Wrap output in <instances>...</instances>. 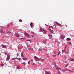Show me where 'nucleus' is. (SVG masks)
<instances>
[{"label":"nucleus","instance_id":"23","mask_svg":"<svg viewBox=\"0 0 74 74\" xmlns=\"http://www.w3.org/2000/svg\"><path fill=\"white\" fill-rule=\"evenodd\" d=\"M56 24H57L58 25H59L60 26V24L56 22Z\"/></svg>","mask_w":74,"mask_h":74},{"label":"nucleus","instance_id":"14","mask_svg":"<svg viewBox=\"0 0 74 74\" xmlns=\"http://www.w3.org/2000/svg\"><path fill=\"white\" fill-rule=\"evenodd\" d=\"M23 60H27L28 59V58H26L23 57Z\"/></svg>","mask_w":74,"mask_h":74},{"label":"nucleus","instance_id":"22","mask_svg":"<svg viewBox=\"0 0 74 74\" xmlns=\"http://www.w3.org/2000/svg\"><path fill=\"white\" fill-rule=\"evenodd\" d=\"M10 24H8L7 25V27L8 28H9L10 27Z\"/></svg>","mask_w":74,"mask_h":74},{"label":"nucleus","instance_id":"49","mask_svg":"<svg viewBox=\"0 0 74 74\" xmlns=\"http://www.w3.org/2000/svg\"><path fill=\"white\" fill-rule=\"evenodd\" d=\"M68 65H69V64H66V66H68Z\"/></svg>","mask_w":74,"mask_h":74},{"label":"nucleus","instance_id":"8","mask_svg":"<svg viewBox=\"0 0 74 74\" xmlns=\"http://www.w3.org/2000/svg\"><path fill=\"white\" fill-rule=\"evenodd\" d=\"M45 73L46 74H51V72H47V71H45Z\"/></svg>","mask_w":74,"mask_h":74},{"label":"nucleus","instance_id":"39","mask_svg":"<svg viewBox=\"0 0 74 74\" xmlns=\"http://www.w3.org/2000/svg\"><path fill=\"white\" fill-rule=\"evenodd\" d=\"M9 33H11V32H7V34H8Z\"/></svg>","mask_w":74,"mask_h":74},{"label":"nucleus","instance_id":"10","mask_svg":"<svg viewBox=\"0 0 74 74\" xmlns=\"http://www.w3.org/2000/svg\"><path fill=\"white\" fill-rule=\"evenodd\" d=\"M33 23L32 22H31L30 24V25L31 27L32 28L33 27Z\"/></svg>","mask_w":74,"mask_h":74},{"label":"nucleus","instance_id":"37","mask_svg":"<svg viewBox=\"0 0 74 74\" xmlns=\"http://www.w3.org/2000/svg\"><path fill=\"white\" fill-rule=\"evenodd\" d=\"M0 32H1V33H4V32H3V31L2 30H1Z\"/></svg>","mask_w":74,"mask_h":74},{"label":"nucleus","instance_id":"13","mask_svg":"<svg viewBox=\"0 0 74 74\" xmlns=\"http://www.w3.org/2000/svg\"><path fill=\"white\" fill-rule=\"evenodd\" d=\"M39 49L40 50V51H47V50L44 49Z\"/></svg>","mask_w":74,"mask_h":74},{"label":"nucleus","instance_id":"31","mask_svg":"<svg viewBox=\"0 0 74 74\" xmlns=\"http://www.w3.org/2000/svg\"><path fill=\"white\" fill-rule=\"evenodd\" d=\"M66 39H67V40H71V39L69 38H68Z\"/></svg>","mask_w":74,"mask_h":74},{"label":"nucleus","instance_id":"35","mask_svg":"<svg viewBox=\"0 0 74 74\" xmlns=\"http://www.w3.org/2000/svg\"><path fill=\"white\" fill-rule=\"evenodd\" d=\"M30 50H31V51H33V49L32 48H30Z\"/></svg>","mask_w":74,"mask_h":74},{"label":"nucleus","instance_id":"18","mask_svg":"<svg viewBox=\"0 0 74 74\" xmlns=\"http://www.w3.org/2000/svg\"><path fill=\"white\" fill-rule=\"evenodd\" d=\"M21 56H22V57H23L24 56L23 55V52H21Z\"/></svg>","mask_w":74,"mask_h":74},{"label":"nucleus","instance_id":"55","mask_svg":"<svg viewBox=\"0 0 74 74\" xmlns=\"http://www.w3.org/2000/svg\"><path fill=\"white\" fill-rule=\"evenodd\" d=\"M59 74V73L58 72V73H56V74Z\"/></svg>","mask_w":74,"mask_h":74},{"label":"nucleus","instance_id":"2","mask_svg":"<svg viewBox=\"0 0 74 74\" xmlns=\"http://www.w3.org/2000/svg\"><path fill=\"white\" fill-rule=\"evenodd\" d=\"M40 32H44V33L45 34V33H46V31L44 29H43V30H42V28H40Z\"/></svg>","mask_w":74,"mask_h":74},{"label":"nucleus","instance_id":"58","mask_svg":"<svg viewBox=\"0 0 74 74\" xmlns=\"http://www.w3.org/2000/svg\"><path fill=\"white\" fill-rule=\"evenodd\" d=\"M2 38H3V37Z\"/></svg>","mask_w":74,"mask_h":74},{"label":"nucleus","instance_id":"26","mask_svg":"<svg viewBox=\"0 0 74 74\" xmlns=\"http://www.w3.org/2000/svg\"><path fill=\"white\" fill-rule=\"evenodd\" d=\"M17 59L19 60H21V59L20 58H17Z\"/></svg>","mask_w":74,"mask_h":74},{"label":"nucleus","instance_id":"4","mask_svg":"<svg viewBox=\"0 0 74 74\" xmlns=\"http://www.w3.org/2000/svg\"><path fill=\"white\" fill-rule=\"evenodd\" d=\"M34 58L36 61H38L39 60V59L36 56L34 57Z\"/></svg>","mask_w":74,"mask_h":74},{"label":"nucleus","instance_id":"46","mask_svg":"<svg viewBox=\"0 0 74 74\" xmlns=\"http://www.w3.org/2000/svg\"><path fill=\"white\" fill-rule=\"evenodd\" d=\"M66 48H67V46H66V45L65 46V49H66Z\"/></svg>","mask_w":74,"mask_h":74},{"label":"nucleus","instance_id":"44","mask_svg":"<svg viewBox=\"0 0 74 74\" xmlns=\"http://www.w3.org/2000/svg\"><path fill=\"white\" fill-rule=\"evenodd\" d=\"M51 29H53V27L52 26H51Z\"/></svg>","mask_w":74,"mask_h":74},{"label":"nucleus","instance_id":"57","mask_svg":"<svg viewBox=\"0 0 74 74\" xmlns=\"http://www.w3.org/2000/svg\"><path fill=\"white\" fill-rule=\"evenodd\" d=\"M67 26V25H66V27Z\"/></svg>","mask_w":74,"mask_h":74},{"label":"nucleus","instance_id":"36","mask_svg":"<svg viewBox=\"0 0 74 74\" xmlns=\"http://www.w3.org/2000/svg\"><path fill=\"white\" fill-rule=\"evenodd\" d=\"M54 54H55L56 55V51H55L54 52Z\"/></svg>","mask_w":74,"mask_h":74},{"label":"nucleus","instance_id":"45","mask_svg":"<svg viewBox=\"0 0 74 74\" xmlns=\"http://www.w3.org/2000/svg\"><path fill=\"white\" fill-rule=\"evenodd\" d=\"M17 56H19V53H18L16 54Z\"/></svg>","mask_w":74,"mask_h":74},{"label":"nucleus","instance_id":"51","mask_svg":"<svg viewBox=\"0 0 74 74\" xmlns=\"http://www.w3.org/2000/svg\"><path fill=\"white\" fill-rule=\"evenodd\" d=\"M45 26H48V25H47V24H45Z\"/></svg>","mask_w":74,"mask_h":74},{"label":"nucleus","instance_id":"21","mask_svg":"<svg viewBox=\"0 0 74 74\" xmlns=\"http://www.w3.org/2000/svg\"><path fill=\"white\" fill-rule=\"evenodd\" d=\"M67 43V44L69 45H70V44H71V42H68Z\"/></svg>","mask_w":74,"mask_h":74},{"label":"nucleus","instance_id":"6","mask_svg":"<svg viewBox=\"0 0 74 74\" xmlns=\"http://www.w3.org/2000/svg\"><path fill=\"white\" fill-rule=\"evenodd\" d=\"M66 37V36L64 35H62L60 37L61 39H62V40L64 38Z\"/></svg>","mask_w":74,"mask_h":74},{"label":"nucleus","instance_id":"48","mask_svg":"<svg viewBox=\"0 0 74 74\" xmlns=\"http://www.w3.org/2000/svg\"><path fill=\"white\" fill-rule=\"evenodd\" d=\"M33 66H34V65H35V64H34V63H33Z\"/></svg>","mask_w":74,"mask_h":74},{"label":"nucleus","instance_id":"7","mask_svg":"<svg viewBox=\"0 0 74 74\" xmlns=\"http://www.w3.org/2000/svg\"><path fill=\"white\" fill-rule=\"evenodd\" d=\"M14 36L17 37H19V35L17 33H16L14 34Z\"/></svg>","mask_w":74,"mask_h":74},{"label":"nucleus","instance_id":"30","mask_svg":"<svg viewBox=\"0 0 74 74\" xmlns=\"http://www.w3.org/2000/svg\"><path fill=\"white\" fill-rule=\"evenodd\" d=\"M49 54L48 53L47 56V58H49Z\"/></svg>","mask_w":74,"mask_h":74},{"label":"nucleus","instance_id":"24","mask_svg":"<svg viewBox=\"0 0 74 74\" xmlns=\"http://www.w3.org/2000/svg\"><path fill=\"white\" fill-rule=\"evenodd\" d=\"M17 59V58H13L12 59V60H15V59Z\"/></svg>","mask_w":74,"mask_h":74},{"label":"nucleus","instance_id":"9","mask_svg":"<svg viewBox=\"0 0 74 74\" xmlns=\"http://www.w3.org/2000/svg\"><path fill=\"white\" fill-rule=\"evenodd\" d=\"M2 48H7V47L4 45H2Z\"/></svg>","mask_w":74,"mask_h":74},{"label":"nucleus","instance_id":"41","mask_svg":"<svg viewBox=\"0 0 74 74\" xmlns=\"http://www.w3.org/2000/svg\"><path fill=\"white\" fill-rule=\"evenodd\" d=\"M4 65V64L2 63L1 64V66H3Z\"/></svg>","mask_w":74,"mask_h":74},{"label":"nucleus","instance_id":"17","mask_svg":"<svg viewBox=\"0 0 74 74\" xmlns=\"http://www.w3.org/2000/svg\"><path fill=\"white\" fill-rule=\"evenodd\" d=\"M47 40H43V43L44 44H45V42H46V41H47Z\"/></svg>","mask_w":74,"mask_h":74},{"label":"nucleus","instance_id":"27","mask_svg":"<svg viewBox=\"0 0 74 74\" xmlns=\"http://www.w3.org/2000/svg\"><path fill=\"white\" fill-rule=\"evenodd\" d=\"M19 21L20 22H22V20L21 19L19 20Z\"/></svg>","mask_w":74,"mask_h":74},{"label":"nucleus","instance_id":"34","mask_svg":"<svg viewBox=\"0 0 74 74\" xmlns=\"http://www.w3.org/2000/svg\"><path fill=\"white\" fill-rule=\"evenodd\" d=\"M53 56H54V57H56V55H53Z\"/></svg>","mask_w":74,"mask_h":74},{"label":"nucleus","instance_id":"43","mask_svg":"<svg viewBox=\"0 0 74 74\" xmlns=\"http://www.w3.org/2000/svg\"><path fill=\"white\" fill-rule=\"evenodd\" d=\"M64 52H65V51H64V50H63L62 51V52H64Z\"/></svg>","mask_w":74,"mask_h":74},{"label":"nucleus","instance_id":"52","mask_svg":"<svg viewBox=\"0 0 74 74\" xmlns=\"http://www.w3.org/2000/svg\"><path fill=\"white\" fill-rule=\"evenodd\" d=\"M21 39H23V38H21Z\"/></svg>","mask_w":74,"mask_h":74},{"label":"nucleus","instance_id":"20","mask_svg":"<svg viewBox=\"0 0 74 74\" xmlns=\"http://www.w3.org/2000/svg\"><path fill=\"white\" fill-rule=\"evenodd\" d=\"M56 70H61V69H60V68L58 67L56 68Z\"/></svg>","mask_w":74,"mask_h":74},{"label":"nucleus","instance_id":"15","mask_svg":"<svg viewBox=\"0 0 74 74\" xmlns=\"http://www.w3.org/2000/svg\"><path fill=\"white\" fill-rule=\"evenodd\" d=\"M49 29V31L51 33H53V30H51V29Z\"/></svg>","mask_w":74,"mask_h":74},{"label":"nucleus","instance_id":"25","mask_svg":"<svg viewBox=\"0 0 74 74\" xmlns=\"http://www.w3.org/2000/svg\"><path fill=\"white\" fill-rule=\"evenodd\" d=\"M17 69H20V67H19V66H17Z\"/></svg>","mask_w":74,"mask_h":74},{"label":"nucleus","instance_id":"32","mask_svg":"<svg viewBox=\"0 0 74 74\" xmlns=\"http://www.w3.org/2000/svg\"><path fill=\"white\" fill-rule=\"evenodd\" d=\"M60 51H59L58 54V55H60Z\"/></svg>","mask_w":74,"mask_h":74},{"label":"nucleus","instance_id":"12","mask_svg":"<svg viewBox=\"0 0 74 74\" xmlns=\"http://www.w3.org/2000/svg\"><path fill=\"white\" fill-rule=\"evenodd\" d=\"M68 60H71V61H74V59L73 58H70Z\"/></svg>","mask_w":74,"mask_h":74},{"label":"nucleus","instance_id":"1","mask_svg":"<svg viewBox=\"0 0 74 74\" xmlns=\"http://www.w3.org/2000/svg\"><path fill=\"white\" fill-rule=\"evenodd\" d=\"M24 35L25 36H27L28 38H30V37H31L30 35L26 32H25L24 33Z\"/></svg>","mask_w":74,"mask_h":74},{"label":"nucleus","instance_id":"47","mask_svg":"<svg viewBox=\"0 0 74 74\" xmlns=\"http://www.w3.org/2000/svg\"><path fill=\"white\" fill-rule=\"evenodd\" d=\"M18 49H21V48L20 47H18Z\"/></svg>","mask_w":74,"mask_h":74},{"label":"nucleus","instance_id":"40","mask_svg":"<svg viewBox=\"0 0 74 74\" xmlns=\"http://www.w3.org/2000/svg\"><path fill=\"white\" fill-rule=\"evenodd\" d=\"M26 41H30V42H31V40H26Z\"/></svg>","mask_w":74,"mask_h":74},{"label":"nucleus","instance_id":"29","mask_svg":"<svg viewBox=\"0 0 74 74\" xmlns=\"http://www.w3.org/2000/svg\"><path fill=\"white\" fill-rule=\"evenodd\" d=\"M62 71H63V72L66 71L65 70V69H62Z\"/></svg>","mask_w":74,"mask_h":74},{"label":"nucleus","instance_id":"42","mask_svg":"<svg viewBox=\"0 0 74 74\" xmlns=\"http://www.w3.org/2000/svg\"><path fill=\"white\" fill-rule=\"evenodd\" d=\"M32 37H34V35H32Z\"/></svg>","mask_w":74,"mask_h":74},{"label":"nucleus","instance_id":"16","mask_svg":"<svg viewBox=\"0 0 74 74\" xmlns=\"http://www.w3.org/2000/svg\"><path fill=\"white\" fill-rule=\"evenodd\" d=\"M40 61H42V62H44V61H45V60L44 59H41L40 60Z\"/></svg>","mask_w":74,"mask_h":74},{"label":"nucleus","instance_id":"28","mask_svg":"<svg viewBox=\"0 0 74 74\" xmlns=\"http://www.w3.org/2000/svg\"><path fill=\"white\" fill-rule=\"evenodd\" d=\"M21 64H26V63L25 62H23Z\"/></svg>","mask_w":74,"mask_h":74},{"label":"nucleus","instance_id":"53","mask_svg":"<svg viewBox=\"0 0 74 74\" xmlns=\"http://www.w3.org/2000/svg\"><path fill=\"white\" fill-rule=\"evenodd\" d=\"M33 60H31V61H33Z\"/></svg>","mask_w":74,"mask_h":74},{"label":"nucleus","instance_id":"38","mask_svg":"<svg viewBox=\"0 0 74 74\" xmlns=\"http://www.w3.org/2000/svg\"><path fill=\"white\" fill-rule=\"evenodd\" d=\"M30 60H29V61H28V64H30Z\"/></svg>","mask_w":74,"mask_h":74},{"label":"nucleus","instance_id":"19","mask_svg":"<svg viewBox=\"0 0 74 74\" xmlns=\"http://www.w3.org/2000/svg\"><path fill=\"white\" fill-rule=\"evenodd\" d=\"M2 28L3 29H5L6 28V27L5 26H3L2 27Z\"/></svg>","mask_w":74,"mask_h":74},{"label":"nucleus","instance_id":"54","mask_svg":"<svg viewBox=\"0 0 74 74\" xmlns=\"http://www.w3.org/2000/svg\"><path fill=\"white\" fill-rule=\"evenodd\" d=\"M30 49L29 48V49Z\"/></svg>","mask_w":74,"mask_h":74},{"label":"nucleus","instance_id":"11","mask_svg":"<svg viewBox=\"0 0 74 74\" xmlns=\"http://www.w3.org/2000/svg\"><path fill=\"white\" fill-rule=\"evenodd\" d=\"M48 36L49 37L50 39H51L52 38V35L49 34L48 35Z\"/></svg>","mask_w":74,"mask_h":74},{"label":"nucleus","instance_id":"33","mask_svg":"<svg viewBox=\"0 0 74 74\" xmlns=\"http://www.w3.org/2000/svg\"><path fill=\"white\" fill-rule=\"evenodd\" d=\"M58 73L59 74H62V73H61L60 72H59V71H58Z\"/></svg>","mask_w":74,"mask_h":74},{"label":"nucleus","instance_id":"50","mask_svg":"<svg viewBox=\"0 0 74 74\" xmlns=\"http://www.w3.org/2000/svg\"><path fill=\"white\" fill-rule=\"evenodd\" d=\"M5 55H7V53H5Z\"/></svg>","mask_w":74,"mask_h":74},{"label":"nucleus","instance_id":"3","mask_svg":"<svg viewBox=\"0 0 74 74\" xmlns=\"http://www.w3.org/2000/svg\"><path fill=\"white\" fill-rule=\"evenodd\" d=\"M10 55L9 54L8 55V56L6 59V60L7 61H8L9 60V59H10Z\"/></svg>","mask_w":74,"mask_h":74},{"label":"nucleus","instance_id":"56","mask_svg":"<svg viewBox=\"0 0 74 74\" xmlns=\"http://www.w3.org/2000/svg\"><path fill=\"white\" fill-rule=\"evenodd\" d=\"M28 48H29V46H28Z\"/></svg>","mask_w":74,"mask_h":74},{"label":"nucleus","instance_id":"5","mask_svg":"<svg viewBox=\"0 0 74 74\" xmlns=\"http://www.w3.org/2000/svg\"><path fill=\"white\" fill-rule=\"evenodd\" d=\"M65 71H70V72H72V73L73 72V71H72L68 69H67V68H65Z\"/></svg>","mask_w":74,"mask_h":74}]
</instances>
